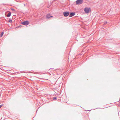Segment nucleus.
Returning <instances> with one entry per match:
<instances>
[{
  "instance_id": "f257e3e1",
  "label": "nucleus",
  "mask_w": 120,
  "mask_h": 120,
  "mask_svg": "<svg viewBox=\"0 0 120 120\" xmlns=\"http://www.w3.org/2000/svg\"><path fill=\"white\" fill-rule=\"evenodd\" d=\"M84 11L86 13H88L89 11L90 10V8H86L84 9Z\"/></svg>"
},
{
  "instance_id": "f03ea898",
  "label": "nucleus",
  "mask_w": 120,
  "mask_h": 120,
  "mask_svg": "<svg viewBox=\"0 0 120 120\" xmlns=\"http://www.w3.org/2000/svg\"><path fill=\"white\" fill-rule=\"evenodd\" d=\"M83 2V0H77L76 1V4H82Z\"/></svg>"
},
{
  "instance_id": "7ed1b4c3",
  "label": "nucleus",
  "mask_w": 120,
  "mask_h": 120,
  "mask_svg": "<svg viewBox=\"0 0 120 120\" xmlns=\"http://www.w3.org/2000/svg\"><path fill=\"white\" fill-rule=\"evenodd\" d=\"M29 24V22L28 21H25L22 22V24L23 25L27 26Z\"/></svg>"
},
{
  "instance_id": "20e7f679",
  "label": "nucleus",
  "mask_w": 120,
  "mask_h": 120,
  "mask_svg": "<svg viewBox=\"0 0 120 120\" xmlns=\"http://www.w3.org/2000/svg\"><path fill=\"white\" fill-rule=\"evenodd\" d=\"M63 14L64 16L67 17L69 15V13L68 11L64 12L63 13Z\"/></svg>"
},
{
  "instance_id": "39448f33",
  "label": "nucleus",
  "mask_w": 120,
  "mask_h": 120,
  "mask_svg": "<svg viewBox=\"0 0 120 120\" xmlns=\"http://www.w3.org/2000/svg\"><path fill=\"white\" fill-rule=\"evenodd\" d=\"M53 17L52 16H50V14H48L47 15L46 17V18L47 19H49L52 18Z\"/></svg>"
},
{
  "instance_id": "423d86ee",
  "label": "nucleus",
  "mask_w": 120,
  "mask_h": 120,
  "mask_svg": "<svg viewBox=\"0 0 120 120\" xmlns=\"http://www.w3.org/2000/svg\"><path fill=\"white\" fill-rule=\"evenodd\" d=\"M75 12L71 13L69 15V17H72L75 15Z\"/></svg>"
},
{
  "instance_id": "0eeeda50",
  "label": "nucleus",
  "mask_w": 120,
  "mask_h": 120,
  "mask_svg": "<svg viewBox=\"0 0 120 120\" xmlns=\"http://www.w3.org/2000/svg\"><path fill=\"white\" fill-rule=\"evenodd\" d=\"M11 12H9L8 13L7 15V16L8 17H10L11 15Z\"/></svg>"
},
{
  "instance_id": "6e6552de",
  "label": "nucleus",
  "mask_w": 120,
  "mask_h": 120,
  "mask_svg": "<svg viewBox=\"0 0 120 120\" xmlns=\"http://www.w3.org/2000/svg\"><path fill=\"white\" fill-rule=\"evenodd\" d=\"M4 32H2L1 33V35H0V37H1L3 36V34H4Z\"/></svg>"
},
{
  "instance_id": "1a4fd4ad",
  "label": "nucleus",
  "mask_w": 120,
  "mask_h": 120,
  "mask_svg": "<svg viewBox=\"0 0 120 120\" xmlns=\"http://www.w3.org/2000/svg\"><path fill=\"white\" fill-rule=\"evenodd\" d=\"M12 20L11 19H9L8 21V22H12Z\"/></svg>"
},
{
  "instance_id": "9d476101",
  "label": "nucleus",
  "mask_w": 120,
  "mask_h": 120,
  "mask_svg": "<svg viewBox=\"0 0 120 120\" xmlns=\"http://www.w3.org/2000/svg\"><path fill=\"white\" fill-rule=\"evenodd\" d=\"M53 99L54 100H56V97H54L53 98Z\"/></svg>"
},
{
  "instance_id": "9b49d317",
  "label": "nucleus",
  "mask_w": 120,
  "mask_h": 120,
  "mask_svg": "<svg viewBox=\"0 0 120 120\" xmlns=\"http://www.w3.org/2000/svg\"><path fill=\"white\" fill-rule=\"evenodd\" d=\"M107 23V22L106 21H105L104 22V24H106Z\"/></svg>"
},
{
  "instance_id": "f8f14e48",
  "label": "nucleus",
  "mask_w": 120,
  "mask_h": 120,
  "mask_svg": "<svg viewBox=\"0 0 120 120\" xmlns=\"http://www.w3.org/2000/svg\"><path fill=\"white\" fill-rule=\"evenodd\" d=\"M3 106V105H0V108H1V107H2Z\"/></svg>"
},
{
  "instance_id": "ddd939ff",
  "label": "nucleus",
  "mask_w": 120,
  "mask_h": 120,
  "mask_svg": "<svg viewBox=\"0 0 120 120\" xmlns=\"http://www.w3.org/2000/svg\"><path fill=\"white\" fill-rule=\"evenodd\" d=\"M11 10L13 11H15V9H11Z\"/></svg>"
},
{
  "instance_id": "4468645a",
  "label": "nucleus",
  "mask_w": 120,
  "mask_h": 120,
  "mask_svg": "<svg viewBox=\"0 0 120 120\" xmlns=\"http://www.w3.org/2000/svg\"><path fill=\"white\" fill-rule=\"evenodd\" d=\"M52 3H51V4H52Z\"/></svg>"
}]
</instances>
